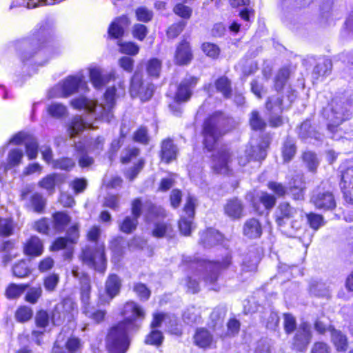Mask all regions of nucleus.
Here are the masks:
<instances>
[{
	"mask_svg": "<svg viewBox=\"0 0 353 353\" xmlns=\"http://www.w3.org/2000/svg\"><path fill=\"white\" fill-rule=\"evenodd\" d=\"M124 320L112 327L106 337V349L109 353H125L129 345L128 333L139 327L137 319H143V308L134 301L127 302L123 309Z\"/></svg>",
	"mask_w": 353,
	"mask_h": 353,
	"instance_id": "obj_1",
	"label": "nucleus"
},
{
	"mask_svg": "<svg viewBox=\"0 0 353 353\" xmlns=\"http://www.w3.org/2000/svg\"><path fill=\"white\" fill-rule=\"evenodd\" d=\"M117 90H106L103 101L98 104L95 101L81 95L71 100V105L76 109H83L91 114L96 120L110 122L113 117L112 110L115 104Z\"/></svg>",
	"mask_w": 353,
	"mask_h": 353,
	"instance_id": "obj_2",
	"label": "nucleus"
},
{
	"mask_svg": "<svg viewBox=\"0 0 353 353\" xmlns=\"http://www.w3.org/2000/svg\"><path fill=\"white\" fill-rule=\"evenodd\" d=\"M231 257L227 255L221 263L219 261H206L205 260L192 259L191 257H185L183 261L187 264L190 269L195 272V275L203 271L202 279L206 285H208L213 290H218L216 282L219 279L221 270L227 268L230 264Z\"/></svg>",
	"mask_w": 353,
	"mask_h": 353,
	"instance_id": "obj_3",
	"label": "nucleus"
},
{
	"mask_svg": "<svg viewBox=\"0 0 353 353\" xmlns=\"http://www.w3.org/2000/svg\"><path fill=\"white\" fill-rule=\"evenodd\" d=\"M101 230L99 226L94 225L88 232V240L95 243L94 246H86L82 250L81 259L82 261L100 272L106 269L107 259L105 255L103 243H99L98 239Z\"/></svg>",
	"mask_w": 353,
	"mask_h": 353,
	"instance_id": "obj_4",
	"label": "nucleus"
},
{
	"mask_svg": "<svg viewBox=\"0 0 353 353\" xmlns=\"http://www.w3.org/2000/svg\"><path fill=\"white\" fill-rule=\"evenodd\" d=\"M232 118L225 116L221 112H216L210 117L204 123L203 135V144L208 150L214 148L219 138L226 131L234 127Z\"/></svg>",
	"mask_w": 353,
	"mask_h": 353,
	"instance_id": "obj_5",
	"label": "nucleus"
},
{
	"mask_svg": "<svg viewBox=\"0 0 353 353\" xmlns=\"http://www.w3.org/2000/svg\"><path fill=\"white\" fill-rule=\"evenodd\" d=\"M275 221L281 232L288 237H295L301 228L298 210L289 203L282 202L275 211Z\"/></svg>",
	"mask_w": 353,
	"mask_h": 353,
	"instance_id": "obj_6",
	"label": "nucleus"
},
{
	"mask_svg": "<svg viewBox=\"0 0 353 353\" xmlns=\"http://www.w3.org/2000/svg\"><path fill=\"white\" fill-rule=\"evenodd\" d=\"M353 113L352 102L344 97H336L324 108L323 117L328 121L327 128L330 131L350 119Z\"/></svg>",
	"mask_w": 353,
	"mask_h": 353,
	"instance_id": "obj_7",
	"label": "nucleus"
},
{
	"mask_svg": "<svg viewBox=\"0 0 353 353\" xmlns=\"http://www.w3.org/2000/svg\"><path fill=\"white\" fill-rule=\"evenodd\" d=\"M274 94L268 98L266 103V108L272 112L270 117V123L272 127H278L282 125L283 119L278 115L283 108L290 106L294 96L293 94L288 95L284 100L283 94L281 90H274Z\"/></svg>",
	"mask_w": 353,
	"mask_h": 353,
	"instance_id": "obj_8",
	"label": "nucleus"
},
{
	"mask_svg": "<svg viewBox=\"0 0 353 353\" xmlns=\"http://www.w3.org/2000/svg\"><path fill=\"white\" fill-rule=\"evenodd\" d=\"M165 216V212L160 206L150 205L146 219L148 221L154 222L152 236L157 238L170 236L172 232V227L168 222L161 221Z\"/></svg>",
	"mask_w": 353,
	"mask_h": 353,
	"instance_id": "obj_9",
	"label": "nucleus"
},
{
	"mask_svg": "<svg viewBox=\"0 0 353 353\" xmlns=\"http://www.w3.org/2000/svg\"><path fill=\"white\" fill-rule=\"evenodd\" d=\"M24 51L21 54L23 60L28 59L36 54L42 57L50 51L48 46V39L45 32H42L41 35L31 39L30 42H25L23 44Z\"/></svg>",
	"mask_w": 353,
	"mask_h": 353,
	"instance_id": "obj_10",
	"label": "nucleus"
},
{
	"mask_svg": "<svg viewBox=\"0 0 353 353\" xmlns=\"http://www.w3.org/2000/svg\"><path fill=\"white\" fill-rule=\"evenodd\" d=\"M232 153L226 146H222L212 157V168L219 174H225L230 171Z\"/></svg>",
	"mask_w": 353,
	"mask_h": 353,
	"instance_id": "obj_11",
	"label": "nucleus"
},
{
	"mask_svg": "<svg viewBox=\"0 0 353 353\" xmlns=\"http://www.w3.org/2000/svg\"><path fill=\"white\" fill-rule=\"evenodd\" d=\"M316 208L323 210H332L336 207V201L333 193L323 187L315 189L310 199Z\"/></svg>",
	"mask_w": 353,
	"mask_h": 353,
	"instance_id": "obj_12",
	"label": "nucleus"
},
{
	"mask_svg": "<svg viewBox=\"0 0 353 353\" xmlns=\"http://www.w3.org/2000/svg\"><path fill=\"white\" fill-rule=\"evenodd\" d=\"M268 141L265 140L256 146L250 145L245 150L243 155L238 157L239 165L244 166L251 159L254 161L263 160L266 157V148L268 147Z\"/></svg>",
	"mask_w": 353,
	"mask_h": 353,
	"instance_id": "obj_13",
	"label": "nucleus"
},
{
	"mask_svg": "<svg viewBox=\"0 0 353 353\" xmlns=\"http://www.w3.org/2000/svg\"><path fill=\"white\" fill-rule=\"evenodd\" d=\"M196 199L189 196L187 199L186 203L184 207V212L188 218L182 216L179 221V228L181 233L184 236L190 234L193 230L192 219L194 216V208L196 205Z\"/></svg>",
	"mask_w": 353,
	"mask_h": 353,
	"instance_id": "obj_14",
	"label": "nucleus"
},
{
	"mask_svg": "<svg viewBox=\"0 0 353 353\" xmlns=\"http://www.w3.org/2000/svg\"><path fill=\"white\" fill-rule=\"evenodd\" d=\"M73 303L69 300L57 303L52 312L51 320L53 324L59 325L66 320L70 321L73 316Z\"/></svg>",
	"mask_w": 353,
	"mask_h": 353,
	"instance_id": "obj_15",
	"label": "nucleus"
},
{
	"mask_svg": "<svg viewBox=\"0 0 353 353\" xmlns=\"http://www.w3.org/2000/svg\"><path fill=\"white\" fill-rule=\"evenodd\" d=\"M89 79L95 88H100L106 85L111 79L112 74H104L102 68L95 64L90 65L87 68Z\"/></svg>",
	"mask_w": 353,
	"mask_h": 353,
	"instance_id": "obj_16",
	"label": "nucleus"
},
{
	"mask_svg": "<svg viewBox=\"0 0 353 353\" xmlns=\"http://www.w3.org/2000/svg\"><path fill=\"white\" fill-rule=\"evenodd\" d=\"M88 81L83 70L66 77L59 83L60 88H88Z\"/></svg>",
	"mask_w": 353,
	"mask_h": 353,
	"instance_id": "obj_17",
	"label": "nucleus"
},
{
	"mask_svg": "<svg viewBox=\"0 0 353 353\" xmlns=\"http://www.w3.org/2000/svg\"><path fill=\"white\" fill-rule=\"evenodd\" d=\"M166 318L167 314H165L160 313L154 314V319L151 323L152 330L145 339L146 343L159 345L162 343L163 339V334L160 331L156 330L155 329L160 327L162 322L164 321Z\"/></svg>",
	"mask_w": 353,
	"mask_h": 353,
	"instance_id": "obj_18",
	"label": "nucleus"
},
{
	"mask_svg": "<svg viewBox=\"0 0 353 353\" xmlns=\"http://www.w3.org/2000/svg\"><path fill=\"white\" fill-rule=\"evenodd\" d=\"M310 326L307 323H302L296 330L294 337L293 345L299 350H304L310 341Z\"/></svg>",
	"mask_w": 353,
	"mask_h": 353,
	"instance_id": "obj_19",
	"label": "nucleus"
},
{
	"mask_svg": "<svg viewBox=\"0 0 353 353\" xmlns=\"http://www.w3.org/2000/svg\"><path fill=\"white\" fill-rule=\"evenodd\" d=\"M345 199L348 202H353V167L347 168L342 172L340 183Z\"/></svg>",
	"mask_w": 353,
	"mask_h": 353,
	"instance_id": "obj_20",
	"label": "nucleus"
},
{
	"mask_svg": "<svg viewBox=\"0 0 353 353\" xmlns=\"http://www.w3.org/2000/svg\"><path fill=\"white\" fill-rule=\"evenodd\" d=\"M193 57L190 43L183 40L176 47L174 54V62L177 65H187L190 63Z\"/></svg>",
	"mask_w": 353,
	"mask_h": 353,
	"instance_id": "obj_21",
	"label": "nucleus"
},
{
	"mask_svg": "<svg viewBox=\"0 0 353 353\" xmlns=\"http://www.w3.org/2000/svg\"><path fill=\"white\" fill-rule=\"evenodd\" d=\"M46 205V199L39 192H34L31 194L24 203L27 210L39 214L44 212Z\"/></svg>",
	"mask_w": 353,
	"mask_h": 353,
	"instance_id": "obj_22",
	"label": "nucleus"
},
{
	"mask_svg": "<svg viewBox=\"0 0 353 353\" xmlns=\"http://www.w3.org/2000/svg\"><path fill=\"white\" fill-rule=\"evenodd\" d=\"M65 177L61 174H50L43 177L39 181L38 185L46 190L49 194H52L54 192L55 186L63 183Z\"/></svg>",
	"mask_w": 353,
	"mask_h": 353,
	"instance_id": "obj_23",
	"label": "nucleus"
},
{
	"mask_svg": "<svg viewBox=\"0 0 353 353\" xmlns=\"http://www.w3.org/2000/svg\"><path fill=\"white\" fill-rule=\"evenodd\" d=\"M262 226L259 221L251 218L245 221L243 227V234L249 239L259 238L262 234Z\"/></svg>",
	"mask_w": 353,
	"mask_h": 353,
	"instance_id": "obj_24",
	"label": "nucleus"
},
{
	"mask_svg": "<svg viewBox=\"0 0 353 353\" xmlns=\"http://www.w3.org/2000/svg\"><path fill=\"white\" fill-rule=\"evenodd\" d=\"M178 149L173 141L166 139L161 143V157L162 161L168 163L176 158Z\"/></svg>",
	"mask_w": 353,
	"mask_h": 353,
	"instance_id": "obj_25",
	"label": "nucleus"
},
{
	"mask_svg": "<svg viewBox=\"0 0 353 353\" xmlns=\"http://www.w3.org/2000/svg\"><path fill=\"white\" fill-rule=\"evenodd\" d=\"M129 24L130 21L126 16L117 18L109 27V36L114 39H118L122 37L124 32V28H127Z\"/></svg>",
	"mask_w": 353,
	"mask_h": 353,
	"instance_id": "obj_26",
	"label": "nucleus"
},
{
	"mask_svg": "<svg viewBox=\"0 0 353 353\" xmlns=\"http://www.w3.org/2000/svg\"><path fill=\"white\" fill-rule=\"evenodd\" d=\"M243 205L241 200L233 198L228 201L225 205V213L232 219H239L242 216Z\"/></svg>",
	"mask_w": 353,
	"mask_h": 353,
	"instance_id": "obj_27",
	"label": "nucleus"
},
{
	"mask_svg": "<svg viewBox=\"0 0 353 353\" xmlns=\"http://www.w3.org/2000/svg\"><path fill=\"white\" fill-rule=\"evenodd\" d=\"M109 248L112 253V260L114 263L121 261L124 254L125 241L121 236L113 238L109 244Z\"/></svg>",
	"mask_w": 353,
	"mask_h": 353,
	"instance_id": "obj_28",
	"label": "nucleus"
},
{
	"mask_svg": "<svg viewBox=\"0 0 353 353\" xmlns=\"http://www.w3.org/2000/svg\"><path fill=\"white\" fill-rule=\"evenodd\" d=\"M121 288V280L115 274H110L105 282V292L112 299L119 294Z\"/></svg>",
	"mask_w": 353,
	"mask_h": 353,
	"instance_id": "obj_29",
	"label": "nucleus"
},
{
	"mask_svg": "<svg viewBox=\"0 0 353 353\" xmlns=\"http://www.w3.org/2000/svg\"><path fill=\"white\" fill-rule=\"evenodd\" d=\"M74 148L77 152V157L79 159V165L81 168H88L93 164L94 159L88 155V152H90L85 148V145L79 141L74 144Z\"/></svg>",
	"mask_w": 353,
	"mask_h": 353,
	"instance_id": "obj_30",
	"label": "nucleus"
},
{
	"mask_svg": "<svg viewBox=\"0 0 353 353\" xmlns=\"http://www.w3.org/2000/svg\"><path fill=\"white\" fill-rule=\"evenodd\" d=\"M23 157V152L21 150L14 148L9 151L6 162L3 164L4 171L19 165Z\"/></svg>",
	"mask_w": 353,
	"mask_h": 353,
	"instance_id": "obj_31",
	"label": "nucleus"
},
{
	"mask_svg": "<svg viewBox=\"0 0 353 353\" xmlns=\"http://www.w3.org/2000/svg\"><path fill=\"white\" fill-rule=\"evenodd\" d=\"M24 251L27 255L40 256L43 251V243L39 237L32 236L26 244Z\"/></svg>",
	"mask_w": 353,
	"mask_h": 353,
	"instance_id": "obj_32",
	"label": "nucleus"
},
{
	"mask_svg": "<svg viewBox=\"0 0 353 353\" xmlns=\"http://www.w3.org/2000/svg\"><path fill=\"white\" fill-rule=\"evenodd\" d=\"M194 343L200 347H210L213 342V336L211 333L205 328L198 329L194 336Z\"/></svg>",
	"mask_w": 353,
	"mask_h": 353,
	"instance_id": "obj_33",
	"label": "nucleus"
},
{
	"mask_svg": "<svg viewBox=\"0 0 353 353\" xmlns=\"http://www.w3.org/2000/svg\"><path fill=\"white\" fill-rule=\"evenodd\" d=\"M223 236L217 230L210 228L201 235V243L205 247H210L222 241Z\"/></svg>",
	"mask_w": 353,
	"mask_h": 353,
	"instance_id": "obj_34",
	"label": "nucleus"
},
{
	"mask_svg": "<svg viewBox=\"0 0 353 353\" xmlns=\"http://www.w3.org/2000/svg\"><path fill=\"white\" fill-rule=\"evenodd\" d=\"M49 315L48 312L45 310H40L37 312L35 316V322L36 325L38 327L42 328L43 330L42 331H38V330H33L32 332V336L37 338L39 336L42 335L45 328L49 324Z\"/></svg>",
	"mask_w": 353,
	"mask_h": 353,
	"instance_id": "obj_35",
	"label": "nucleus"
},
{
	"mask_svg": "<svg viewBox=\"0 0 353 353\" xmlns=\"http://www.w3.org/2000/svg\"><path fill=\"white\" fill-rule=\"evenodd\" d=\"M305 185L301 176H297L290 186V192L294 200L304 199Z\"/></svg>",
	"mask_w": 353,
	"mask_h": 353,
	"instance_id": "obj_36",
	"label": "nucleus"
},
{
	"mask_svg": "<svg viewBox=\"0 0 353 353\" xmlns=\"http://www.w3.org/2000/svg\"><path fill=\"white\" fill-rule=\"evenodd\" d=\"M86 128H94V126H93V125L91 123L84 122L81 117L76 116L72 119L68 131L70 137H74V136L79 134V132H82Z\"/></svg>",
	"mask_w": 353,
	"mask_h": 353,
	"instance_id": "obj_37",
	"label": "nucleus"
},
{
	"mask_svg": "<svg viewBox=\"0 0 353 353\" xmlns=\"http://www.w3.org/2000/svg\"><path fill=\"white\" fill-rule=\"evenodd\" d=\"M261 319L262 323L269 330H274L279 326V317L278 314L275 312L270 310L265 311L261 316Z\"/></svg>",
	"mask_w": 353,
	"mask_h": 353,
	"instance_id": "obj_38",
	"label": "nucleus"
},
{
	"mask_svg": "<svg viewBox=\"0 0 353 353\" xmlns=\"http://www.w3.org/2000/svg\"><path fill=\"white\" fill-rule=\"evenodd\" d=\"M70 217L62 212L53 214V227L57 232H62L70 222Z\"/></svg>",
	"mask_w": 353,
	"mask_h": 353,
	"instance_id": "obj_39",
	"label": "nucleus"
},
{
	"mask_svg": "<svg viewBox=\"0 0 353 353\" xmlns=\"http://www.w3.org/2000/svg\"><path fill=\"white\" fill-rule=\"evenodd\" d=\"M81 302L83 304L82 310L88 305V307H91L92 305L90 303V279L88 276H83L81 279Z\"/></svg>",
	"mask_w": 353,
	"mask_h": 353,
	"instance_id": "obj_40",
	"label": "nucleus"
},
{
	"mask_svg": "<svg viewBox=\"0 0 353 353\" xmlns=\"http://www.w3.org/2000/svg\"><path fill=\"white\" fill-rule=\"evenodd\" d=\"M310 292L316 296L326 297L330 296V287L323 282H314L310 285Z\"/></svg>",
	"mask_w": 353,
	"mask_h": 353,
	"instance_id": "obj_41",
	"label": "nucleus"
},
{
	"mask_svg": "<svg viewBox=\"0 0 353 353\" xmlns=\"http://www.w3.org/2000/svg\"><path fill=\"white\" fill-rule=\"evenodd\" d=\"M296 152V148L294 141L292 139L287 138L282 148V154L283 161L289 162L294 157Z\"/></svg>",
	"mask_w": 353,
	"mask_h": 353,
	"instance_id": "obj_42",
	"label": "nucleus"
},
{
	"mask_svg": "<svg viewBox=\"0 0 353 353\" xmlns=\"http://www.w3.org/2000/svg\"><path fill=\"white\" fill-rule=\"evenodd\" d=\"M161 61L157 58H152L147 61L145 70L150 77L158 78L161 71Z\"/></svg>",
	"mask_w": 353,
	"mask_h": 353,
	"instance_id": "obj_43",
	"label": "nucleus"
},
{
	"mask_svg": "<svg viewBox=\"0 0 353 353\" xmlns=\"http://www.w3.org/2000/svg\"><path fill=\"white\" fill-rule=\"evenodd\" d=\"M331 339L338 351H345L347 346L346 336L341 332L332 330L331 331Z\"/></svg>",
	"mask_w": 353,
	"mask_h": 353,
	"instance_id": "obj_44",
	"label": "nucleus"
},
{
	"mask_svg": "<svg viewBox=\"0 0 353 353\" xmlns=\"http://www.w3.org/2000/svg\"><path fill=\"white\" fill-rule=\"evenodd\" d=\"M190 90H170L167 96L172 98L176 103L185 102L192 96Z\"/></svg>",
	"mask_w": 353,
	"mask_h": 353,
	"instance_id": "obj_45",
	"label": "nucleus"
},
{
	"mask_svg": "<svg viewBox=\"0 0 353 353\" xmlns=\"http://www.w3.org/2000/svg\"><path fill=\"white\" fill-rule=\"evenodd\" d=\"M33 316V310L30 307L22 305L17 308L14 313V318L19 323L29 321Z\"/></svg>",
	"mask_w": 353,
	"mask_h": 353,
	"instance_id": "obj_46",
	"label": "nucleus"
},
{
	"mask_svg": "<svg viewBox=\"0 0 353 353\" xmlns=\"http://www.w3.org/2000/svg\"><path fill=\"white\" fill-rule=\"evenodd\" d=\"M138 224V219L133 217L127 216L119 223V229L121 232L125 234H130L135 230Z\"/></svg>",
	"mask_w": 353,
	"mask_h": 353,
	"instance_id": "obj_47",
	"label": "nucleus"
},
{
	"mask_svg": "<svg viewBox=\"0 0 353 353\" xmlns=\"http://www.w3.org/2000/svg\"><path fill=\"white\" fill-rule=\"evenodd\" d=\"M75 165V161L71 158L63 157L52 161V167L54 169H60L65 171L71 170Z\"/></svg>",
	"mask_w": 353,
	"mask_h": 353,
	"instance_id": "obj_48",
	"label": "nucleus"
},
{
	"mask_svg": "<svg viewBox=\"0 0 353 353\" xmlns=\"http://www.w3.org/2000/svg\"><path fill=\"white\" fill-rule=\"evenodd\" d=\"M183 319L187 324L199 323L201 321L200 312L194 307L188 308L183 313Z\"/></svg>",
	"mask_w": 353,
	"mask_h": 353,
	"instance_id": "obj_49",
	"label": "nucleus"
},
{
	"mask_svg": "<svg viewBox=\"0 0 353 353\" xmlns=\"http://www.w3.org/2000/svg\"><path fill=\"white\" fill-rule=\"evenodd\" d=\"M83 313L97 323L102 321L105 315L104 310H97L94 306L88 307V305L83 309Z\"/></svg>",
	"mask_w": 353,
	"mask_h": 353,
	"instance_id": "obj_50",
	"label": "nucleus"
},
{
	"mask_svg": "<svg viewBox=\"0 0 353 353\" xmlns=\"http://www.w3.org/2000/svg\"><path fill=\"white\" fill-rule=\"evenodd\" d=\"M28 288V285L10 284L6 290V296L10 299H14L19 297Z\"/></svg>",
	"mask_w": 353,
	"mask_h": 353,
	"instance_id": "obj_51",
	"label": "nucleus"
},
{
	"mask_svg": "<svg viewBox=\"0 0 353 353\" xmlns=\"http://www.w3.org/2000/svg\"><path fill=\"white\" fill-rule=\"evenodd\" d=\"M331 68V61L328 59H323L318 62L314 69L313 74L316 77L325 76L330 72Z\"/></svg>",
	"mask_w": 353,
	"mask_h": 353,
	"instance_id": "obj_52",
	"label": "nucleus"
},
{
	"mask_svg": "<svg viewBox=\"0 0 353 353\" xmlns=\"http://www.w3.org/2000/svg\"><path fill=\"white\" fill-rule=\"evenodd\" d=\"M41 286L30 288L25 296V301L31 304H36L42 295Z\"/></svg>",
	"mask_w": 353,
	"mask_h": 353,
	"instance_id": "obj_53",
	"label": "nucleus"
},
{
	"mask_svg": "<svg viewBox=\"0 0 353 353\" xmlns=\"http://www.w3.org/2000/svg\"><path fill=\"white\" fill-rule=\"evenodd\" d=\"M299 135L301 139H305L308 137H314L319 139L316 133L312 130L310 122L309 121H304L299 128Z\"/></svg>",
	"mask_w": 353,
	"mask_h": 353,
	"instance_id": "obj_54",
	"label": "nucleus"
},
{
	"mask_svg": "<svg viewBox=\"0 0 353 353\" xmlns=\"http://www.w3.org/2000/svg\"><path fill=\"white\" fill-rule=\"evenodd\" d=\"M203 52L212 59H217L220 54L219 47L212 43H203L201 46Z\"/></svg>",
	"mask_w": 353,
	"mask_h": 353,
	"instance_id": "obj_55",
	"label": "nucleus"
},
{
	"mask_svg": "<svg viewBox=\"0 0 353 353\" xmlns=\"http://www.w3.org/2000/svg\"><path fill=\"white\" fill-rule=\"evenodd\" d=\"M303 160L310 171H314L319 165V161L316 155L314 152L310 151L305 152L303 154Z\"/></svg>",
	"mask_w": 353,
	"mask_h": 353,
	"instance_id": "obj_56",
	"label": "nucleus"
},
{
	"mask_svg": "<svg viewBox=\"0 0 353 353\" xmlns=\"http://www.w3.org/2000/svg\"><path fill=\"white\" fill-rule=\"evenodd\" d=\"M258 201L264 206L265 210L272 209L276 203V198L274 196L267 192H262L258 196Z\"/></svg>",
	"mask_w": 353,
	"mask_h": 353,
	"instance_id": "obj_57",
	"label": "nucleus"
},
{
	"mask_svg": "<svg viewBox=\"0 0 353 353\" xmlns=\"http://www.w3.org/2000/svg\"><path fill=\"white\" fill-rule=\"evenodd\" d=\"M133 291L143 301L148 300L150 296V290L145 284L141 283H135L133 285Z\"/></svg>",
	"mask_w": 353,
	"mask_h": 353,
	"instance_id": "obj_58",
	"label": "nucleus"
},
{
	"mask_svg": "<svg viewBox=\"0 0 353 353\" xmlns=\"http://www.w3.org/2000/svg\"><path fill=\"white\" fill-rule=\"evenodd\" d=\"M26 153L30 159H34L37 157L38 143L34 138L30 137L26 141Z\"/></svg>",
	"mask_w": 353,
	"mask_h": 353,
	"instance_id": "obj_59",
	"label": "nucleus"
},
{
	"mask_svg": "<svg viewBox=\"0 0 353 353\" xmlns=\"http://www.w3.org/2000/svg\"><path fill=\"white\" fill-rule=\"evenodd\" d=\"M225 311L222 307H216L210 314V319L213 322L212 326H221L222 325L223 319L225 316Z\"/></svg>",
	"mask_w": 353,
	"mask_h": 353,
	"instance_id": "obj_60",
	"label": "nucleus"
},
{
	"mask_svg": "<svg viewBox=\"0 0 353 353\" xmlns=\"http://www.w3.org/2000/svg\"><path fill=\"white\" fill-rule=\"evenodd\" d=\"M14 225L8 219L0 218V236H8L13 233Z\"/></svg>",
	"mask_w": 353,
	"mask_h": 353,
	"instance_id": "obj_61",
	"label": "nucleus"
},
{
	"mask_svg": "<svg viewBox=\"0 0 353 353\" xmlns=\"http://www.w3.org/2000/svg\"><path fill=\"white\" fill-rule=\"evenodd\" d=\"M250 124L252 128L255 130H261L266 125L265 121L259 117L257 111L252 112L250 118Z\"/></svg>",
	"mask_w": 353,
	"mask_h": 353,
	"instance_id": "obj_62",
	"label": "nucleus"
},
{
	"mask_svg": "<svg viewBox=\"0 0 353 353\" xmlns=\"http://www.w3.org/2000/svg\"><path fill=\"white\" fill-rule=\"evenodd\" d=\"M173 11L176 15L183 19L190 18L192 13V9L182 3H177L174 7Z\"/></svg>",
	"mask_w": 353,
	"mask_h": 353,
	"instance_id": "obj_63",
	"label": "nucleus"
},
{
	"mask_svg": "<svg viewBox=\"0 0 353 353\" xmlns=\"http://www.w3.org/2000/svg\"><path fill=\"white\" fill-rule=\"evenodd\" d=\"M12 271L14 275L19 278L26 277L30 274V270L24 261L15 264L13 266Z\"/></svg>",
	"mask_w": 353,
	"mask_h": 353,
	"instance_id": "obj_64",
	"label": "nucleus"
}]
</instances>
